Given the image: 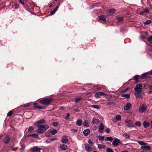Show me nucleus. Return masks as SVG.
Listing matches in <instances>:
<instances>
[{
    "mask_svg": "<svg viewBox=\"0 0 152 152\" xmlns=\"http://www.w3.org/2000/svg\"><path fill=\"white\" fill-rule=\"evenodd\" d=\"M57 139L56 138H52L50 139L51 141H53L54 140H56Z\"/></svg>",
    "mask_w": 152,
    "mask_h": 152,
    "instance_id": "4d7b16f0",
    "label": "nucleus"
},
{
    "mask_svg": "<svg viewBox=\"0 0 152 152\" xmlns=\"http://www.w3.org/2000/svg\"><path fill=\"white\" fill-rule=\"evenodd\" d=\"M146 106L145 104H143L140 105L138 111L140 113H142L145 112L146 110Z\"/></svg>",
    "mask_w": 152,
    "mask_h": 152,
    "instance_id": "20e7f679",
    "label": "nucleus"
},
{
    "mask_svg": "<svg viewBox=\"0 0 152 152\" xmlns=\"http://www.w3.org/2000/svg\"><path fill=\"white\" fill-rule=\"evenodd\" d=\"M31 103H29L28 104H25L23 105V107H29L31 105Z\"/></svg>",
    "mask_w": 152,
    "mask_h": 152,
    "instance_id": "de8ad7c7",
    "label": "nucleus"
},
{
    "mask_svg": "<svg viewBox=\"0 0 152 152\" xmlns=\"http://www.w3.org/2000/svg\"><path fill=\"white\" fill-rule=\"evenodd\" d=\"M83 133L85 136H87L90 134V130L88 129H85L83 132Z\"/></svg>",
    "mask_w": 152,
    "mask_h": 152,
    "instance_id": "4468645a",
    "label": "nucleus"
},
{
    "mask_svg": "<svg viewBox=\"0 0 152 152\" xmlns=\"http://www.w3.org/2000/svg\"><path fill=\"white\" fill-rule=\"evenodd\" d=\"M139 75H136L133 77V80L137 81L138 80V79H139Z\"/></svg>",
    "mask_w": 152,
    "mask_h": 152,
    "instance_id": "7c9ffc66",
    "label": "nucleus"
},
{
    "mask_svg": "<svg viewBox=\"0 0 152 152\" xmlns=\"http://www.w3.org/2000/svg\"><path fill=\"white\" fill-rule=\"evenodd\" d=\"M10 139V136H7L4 139V143L6 144L8 143Z\"/></svg>",
    "mask_w": 152,
    "mask_h": 152,
    "instance_id": "f8f14e48",
    "label": "nucleus"
},
{
    "mask_svg": "<svg viewBox=\"0 0 152 152\" xmlns=\"http://www.w3.org/2000/svg\"><path fill=\"white\" fill-rule=\"evenodd\" d=\"M50 132L53 135H54L57 132V130L56 129H53L50 131Z\"/></svg>",
    "mask_w": 152,
    "mask_h": 152,
    "instance_id": "c85d7f7f",
    "label": "nucleus"
},
{
    "mask_svg": "<svg viewBox=\"0 0 152 152\" xmlns=\"http://www.w3.org/2000/svg\"><path fill=\"white\" fill-rule=\"evenodd\" d=\"M151 22V21L150 20H147L145 23L144 24H150Z\"/></svg>",
    "mask_w": 152,
    "mask_h": 152,
    "instance_id": "473e14b6",
    "label": "nucleus"
},
{
    "mask_svg": "<svg viewBox=\"0 0 152 152\" xmlns=\"http://www.w3.org/2000/svg\"><path fill=\"white\" fill-rule=\"evenodd\" d=\"M53 125L55 127H56L58 126V124L56 122H53Z\"/></svg>",
    "mask_w": 152,
    "mask_h": 152,
    "instance_id": "603ef678",
    "label": "nucleus"
},
{
    "mask_svg": "<svg viewBox=\"0 0 152 152\" xmlns=\"http://www.w3.org/2000/svg\"><path fill=\"white\" fill-rule=\"evenodd\" d=\"M116 118L118 121H120L121 119V116L119 115H116Z\"/></svg>",
    "mask_w": 152,
    "mask_h": 152,
    "instance_id": "f704fd0d",
    "label": "nucleus"
},
{
    "mask_svg": "<svg viewBox=\"0 0 152 152\" xmlns=\"http://www.w3.org/2000/svg\"><path fill=\"white\" fill-rule=\"evenodd\" d=\"M71 131H74L75 132H77V129H71Z\"/></svg>",
    "mask_w": 152,
    "mask_h": 152,
    "instance_id": "6e6d98bb",
    "label": "nucleus"
},
{
    "mask_svg": "<svg viewBox=\"0 0 152 152\" xmlns=\"http://www.w3.org/2000/svg\"><path fill=\"white\" fill-rule=\"evenodd\" d=\"M85 150L87 152H89L91 151L92 150V148L89 145H85Z\"/></svg>",
    "mask_w": 152,
    "mask_h": 152,
    "instance_id": "9b49d317",
    "label": "nucleus"
},
{
    "mask_svg": "<svg viewBox=\"0 0 152 152\" xmlns=\"http://www.w3.org/2000/svg\"><path fill=\"white\" fill-rule=\"evenodd\" d=\"M148 88L152 90V85L149 86Z\"/></svg>",
    "mask_w": 152,
    "mask_h": 152,
    "instance_id": "052dcab7",
    "label": "nucleus"
},
{
    "mask_svg": "<svg viewBox=\"0 0 152 152\" xmlns=\"http://www.w3.org/2000/svg\"><path fill=\"white\" fill-rule=\"evenodd\" d=\"M131 106L132 105L130 103H126V105L124 107V109L125 110H127L129 109Z\"/></svg>",
    "mask_w": 152,
    "mask_h": 152,
    "instance_id": "9d476101",
    "label": "nucleus"
},
{
    "mask_svg": "<svg viewBox=\"0 0 152 152\" xmlns=\"http://www.w3.org/2000/svg\"><path fill=\"white\" fill-rule=\"evenodd\" d=\"M138 143L140 145H147V143H145L142 141H139L138 142Z\"/></svg>",
    "mask_w": 152,
    "mask_h": 152,
    "instance_id": "c756f323",
    "label": "nucleus"
},
{
    "mask_svg": "<svg viewBox=\"0 0 152 152\" xmlns=\"http://www.w3.org/2000/svg\"><path fill=\"white\" fill-rule=\"evenodd\" d=\"M33 135L35 137L37 138L38 137V135L37 134H33Z\"/></svg>",
    "mask_w": 152,
    "mask_h": 152,
    "instance_id": "bf43d9fd",
    "label": "nucleus"
},
{
    "mask_svg": "<svg viewBox=\"0 0 152 152\" xmlns=\"http://www.w3.org/2000/svg\"><path fill=\"white\" fill-rule=\"evenodd\" d=\"M20 2L22 4H24V2L23 1V0H19Z\"/></svg>",
    "mask_w": 152,
    "mask_h": 152,
    "instance_id": "680f3d73",
    "label": "nucleus"
},
{
    "mask_svg": "<svg viewBox=\"0 0 152 152\" xmlns=\"http://www.w3.org/2000/svg\"><path fill=\"white\" fill-rule=\"evenodd\" d=\"M41 149L37 146H34L31 149V151L32 152H40Z\"/></svg>",
    "mask_w": 152,
    "mask_h": 152,
    "instance_id": "0eeeda50",
    "label": "nucleus"
},
{
    "mask_svg": "<svg viewBox=\"0 0 152 152\" xmlns=\"http://www.w3.org/2000/svg\"><path fill=\"white\" fill-rule=\"evenodd\" d=\"M82 121L81 119H78L76 122V124L79 126H80L82 125Z\"/></svg>",
    "mask_w": 152,
    "mask_h": 152,
    "instance_id": "f3484780",
    "label": "nucleus"
},
{
    "mask_svg": "<svg viewBox=\"0 0 152 152\" xmlns=\"http://www.w3.org/2000/svg\"><path fill=\"white\" fill-rule=\"evenodd\" d=\"M118 21L120 22L122 21L123 19V17H118L117 18Z\"/></svg>",
    "mask_w": 152,
    "mask_h": 152,
    "instance_id": "79ce46f5",
    "label": "nucleus"
},
{
    "mask_svg": "<svg viewBox=\"0 0 152 152\" xmlns=\"http://www.w3.org/2000/svg\"><path fill=\"white\" fill-rule=\"evenodd\" d=\"M135 125L137 126H140L141 123L140 121H137L135 123Z\"/></svg>",
    "mask_w": 152,
    "mask_h": 152,
    "instance_id": "4c0bfd02",
    "label": "nucleus"
},
{
    "mask_svg": "<svg viewBox=\"0 0 152 152\" xmlns=\"http://www.w3.org/2000/svg\"><path fill=\"white\" fill-rule=\"evenodd\" d=\"M53 99L51 97H47L40 101V103L46 105H49L53 102Z\"/></svg>",
    "mask_w": 152,
    "mask_h": 152,
    "instance_id": "f03ea898",
    "label": "nucleus"
},
{
    "mask_svg": "<svg viewBox=\"0 0 152 152\" xmlns=\"http://www.w3.org/2000/svg\"><path fill=\"white\" fill-rule=\"evenodd\" d=\"M36 108H38L40 109H44V107H43L41 106H37L36 107Z\"/></svg>",
    "mask_w": 152,
    "mask_h": 152,
    "instance_id": "864d4df0",
    "label": "nucleus"
},
{
    "mask_svg": "<svg viewBox=\"0 0 152 152\" xmlns=\"http://www.w3.org/2000/svg\"><path fill=\"white\" fill-rule=\"evenodd\" d=\"M34 127L32 126H31L29 127L28 129V132H31V131L34 130Z\"/></svg>",
    "mask_w": 152,
    "mask_h": 152,
    "instance_id": "e433bc0d",
    "label": "nucleus"
},
{
    "mask_svg": "<svg viewBox=\"0 0 152 152\" xmlns=\"http://www.w3.org/2000/svg\"><path fill=\"white\" fill-rule=\"evenodd\" d=\"M59 109L60 110H63L64 109V108L63 107H59Z\"/></svg>",
    "mask_w": 152,
    "mask_h": 152,
    "instance_id": "13d9d810",
    "label": "nucleus"
},
{
    "mask_svg": "<svg viewBox=\"0 0 152 152\" xmlns=\"http://www.w3.org/2000/svg\"><path fill=\"white\" fill-rule=\"evenodd\" d=\"M144 13V11H141L140 12V15H142Z\"/></svg>",
    "mask_w": 152,
    "mask_h": 152,
    "instance_id": "338daca9",
    "label": "nucleus"
},
{
    "mask_svg": "<svg viewBox=\"0 0 152 152\" xmlns=\"http://www.w3.org/2000/svg\"><path fill=\"white\" fill-rule=\"evenodd\" d=\"M115 11V9H111L109 10L108 12L111 14H113Z\"/></svg>",
    "mask_w": 152,
    "mask_h": 152,
    "instance_id": "cd10ccee",
    "label": "nucleus"
},
{
    "mask_svg": "<svg viewBox=\"0 0 152 152\" xmlns=\"http://www.w3.org/2000/svg\"><path fill=\"white\" fill-rule=\"evenodd\" d=\"M122 97H124L127 99H129L130 97V95L129 94H122L121 95Z\"/></svg>",
    "mask_w": 152,
    "mask_h": 152,
    "instance_id": "5701e85b",
    "label": "nucleus"
},
{
    "mask_svg": "<svg viewBox=\"0 0 152 152\" xmlns=\"http://www.w3.org/2000/svg\"><path fill=\"white\" fill-rule=\"evenodd\" d=\"M105 140L106 141H109L111 142L113 140V138L111 137H105Z\"/></svg>",
    "mask_w": 152,
    "mask_h": 152,
    "instance_id": "b1692460",
    "label": "nucleus"
},
{
    "mask_svg": "<svg viewBox=\"0 0 152 152\" xmlns=\"http://www.w3.org/2000/svg\"><path fill=\"white\" fill-rule=\"evenodd\" d=\"M149 74L148 72H146L142 74L140 78L141 79H145L146 78V76Z\"/></svg>",
    "mask_w": 152,
    "mask_h": 152,
    "instance_id": "aec40b11",
    "label": "nucleus"
},
{
    "mask_svg": "<svg viewBox=\"0 0 152 152\" xmlns=\"http://www.w3.org/2000/svg\"><path fill=\"white\" fill-rule=\"evenodd\" d=\"M126 127H128L129 128L130 127H134V124H131V125H127L126 126Z\"/></svg>",
    "mask_w": 152,
    "mask_h": 152,
    "instance_id": "37998d69",
    "label": "nucleus"
},
{
    "mask_svg": "<svg viewBox=\"0 0 152 152\" xmlns=\"http://www.w3.org/2000/svg\"><path fill=\"white\" fill-rule=\"evenodd\" d=\"M115 103L114 102H109L107 104V105H112V104H114Z\"/></svg>",
    "mask_w": 152,
    "mask_h": 152,
    "instance_id": "5fc2aeb1",
    "label": "nucleus"
},
{
    "mask_svg": "<svg viewBox=\"0 0 152 152\" xmlns=\"http://www.w3.org/2000/svg\"><path fill=\"white\" fill-rule=\"evenodd\" d=\"M110 129L108 128L107 129L105 130V132L107 133H108L110 132Z\"/></svg>",
    "mask_w": 152,
    "mask_h": 152,
    "instance_id": "3c124183",
    "label": "nucleus"
},
{
    "mask_svg": "<svg viewBox=\"0 0 152 152\" xmlns=\"http://www.w3.org/2000/svg\"><path fill=\"white\" fill-rule=\"evenodd\" d=\"M60 148L63 150H65L67 148V146L66 145L63 144H61L60 145Z\"/></svg>",
    "mask_w": 152,
    "mask_h": 152,
    "instance_id": "dca6fc26",
    "label": "nucleus"
},
{
    "mask_svg": "<svg viewBox=\"0 0 152 152\" xmlns=\"http://www.w3.org/2000/svg\"><path fill=\"white\" fill-rule=\"evenodd\" d=\"M134 90L135 91L134 94L137 98H142L145 95L144 92H142V89Z\"/></svg>",
    "mask_w": 152,
    "mask_h": 152,
    "instance_id": "7ed1b4c3",
    "label": "nucleus"
},
{
    "mask_svg": "<svg viewBox=\"0 0 152 152\" xmlns=\"http://www.w3.org/2000/svg\"><path fill=\"white\" fill-rule=\"evenodd\" d=\"M99 122V120L98 118H93L92 119V123L94 124H97Z\"/></svg>",
    "mask_w": 152,
    "mask_h": 152,
    "instance_id": "2eb2a0df",
    "label": "nucleus"
},
{
    "mask_svg": "<svg viewBox=\"0 0 152 152\" xmlns=\"http://www.w3.org/2000/svg\"><path fill=\"white\" fill-rule=\"evenodd\" d=\"M45 122V121L43 119H42L38 121L35 123V124H44Z\"/></svg>",
    "mask_w": 152,
    "mask_h": 152,
    "instance_id": "412c9836",
    "label": "nucleus"
},
{
    "mask_svg": "<svg viewBox=\"0 0 152 152\" xmlns=\"http://www.w3.org/2000/svg\"><path fill=\"white\" fill-rule=\"evenodd\" d=\"M148 41H152V36H150L147 39Z\"/></svg>",
    "mask_w": 152,
    "mask_h": 152,
    "instance_id": "a18cd8bd",
    "label": "nucleus"
},
{
    "mask_svg": "<svg viewBox=\"0 0 152 152\" xmlns=\"http://www.w3.org/2000/svg\"><path fill=\"white\" fill-rule=\"evenodd\" d=\"M81 100H82V98H76L75 99V102H77Z\"/></svg>",
    "mask_w": 152,
    "mask_h": 152,
    "instance_id": "49530a36",
    "label": "nucleus"
},
{
    "mask_svg": "<svg viewBox=\"0 0 152 152\" xmlns=\"http://www.w3.org/2000/svg\"><path fill=\"white\" fill-rule=\"evenodd\" d=\"M104 128V126L103 124L102 123H101L98 129V132L99 133H102Z\"/></svg>",
    "mask_w": 152,
    "mask_h": 152,
    "instance_id": "6e6552de",
    "label": "nucleus"
},
{
    "mask_svg": "<svg viewBox=\"0 0 152 152\" xmlns=\"http://www.w3.org/2000/svg\"><path fill=\"white\" fill-rule=\"evenodd\" d=\"M83 125L84 126H86L87 127H88L89 126L88 121L86 120H85L83 121Z\"/></svg>",
    "mask_w": 152,
    "mask_h": 152,
    "instance_id": "393cba45",
    "label": "nucleus"
},
{
    "mask_svg": "<svg viewBox=\"0 0 152 152\" xmlns=\"http://www.w3.org/2000/svg\"><path fill=\"white\" fill-rule=\"evenodd\" d=\"M107 94L102 92H99L96 93L95 95V97L97 98H99L100 96H106Z\"/></svg>",
    "mask_w": 152,
    "mask_h": 152,
    "instance_id": "423d86ee",
    "label": "nucleus"
},
{
    "mask_svg": "<svg viewBox=\"0 0 152 152\" xmlns=\"http://www.w3.org/2000/svg\"><path fill=\"white\" fill-rule=\"evenodd\" d=\"M141 148L143 150H145V149H146L148 150H149L151 149V147L150 146L148 145H144L142 146L141 147Z\"/></svg>",
    "mask_w": 152,
    "mask_h": 152,
    "instance_id": "ddd939ff",
    "label": "nucleus"
},
{
    "mask_svg": "<svg viewBox=\"0 0 152 152\" xmlns=\"http://www.w3.org/2000/svg\"><path fill=\"white\" fill-rule=\"evenodd\" d=\"M3 137V135L1 134H0V140H1Z\"/></svg>",
    "mask_w": 152,
    "mask_h": 152,
    "instance_id": "69168bd1",
    "label": "nucleus"
},
{
    "mask_svg": "<svg viewBox=\"0 0 152 152\" xmlns=\"http://www.w3.org/2000/svg\"><path fill=\"white\" fill-rule=\"evenodd\" d=\"M70 115L69 113H67L66 114V115L65 117V119L66 120L67 119L70 117Z\"/></svg>",
    "mask_w": 152,
    "mask_h": 152,
    "instance_id": "c03bdc74",
    "label": "nucleus"
},
{
    "mask_svg": "<svg viewBox=\"0 0 152 152\" xmlns=\"http://www.w3.org/2000/svg\"><path fill=\"white\" fill-rule=\"evenodd\" d=\"M62 139L61 142L63 143H66L69 141L68 137L66 135H63L62 137Z\"/></svg>",
    "mask_w": 152,
    "mask_h": 152,
    "instance_id": "1a4fd4ad",
    "label": "nucleus"
},
{
    "mask_svg": "<svg viewBox=\"0 0 152 152\" xmlns=\"http://www.w3.org/2000/svg\"><path fill=\"white\" fill-rule=\"evenodd\" d=\"M107 152H114V151L112 149L110 148H108L107 149Z\"/></svg>",
    "mask_w": 152,
    "mask_h": 152,
    "instance_id": "72a5a7b5",
    "label": "nucleus"
},
{
    "mask_svg": "<svg viewBox=\"0 0 152 152\" xmlns=\"http://www.w3.org/2000/svg\"><path fill=\"white\" fill-rule=\"evenodd\" d=\"M13 113V112L12 111H10L9 112L7 113V116H11Z\"/></svg>",
    "mask_w": 152,
    "mask_h": 152,
    "instance_id": "58836bf2",
    "label": "nucleus"
},
{
    "mask_svg": "<svg viewBox=\"0 0 152 152\" xmlns=\"http://www.w3.org/2000/svg\"><path fill=\"white\" fill-rule=\"evenodd\" d=\"M104 137L103 136H99V139L101 141H103L104 140Z\"/></svg>",
    "mask_w": 152,
    "mask_h": 152,
    "instance_id": "ea45409f",
    "label": "nucleus"
},
{
    "mask_svg": "<svg viewBox=\"0 0 152 152\" xmlns=\"http://www.w3.org/2000/svg\"><path fill=\"white\" fill-rule=\"evenodd\" d=\"M91 107L94 108L96 109H98L99 108V106L97 105H92L91 106Z\"/></svg>",
    "mask_w": 152,
    "mask_h": 152,
    "instance_id": "2f4dec72",
    "label": "nucleus"
},
{
    "mask_svg": "<svg viewBox=\"0 0 152 152\" xmlns=\"http://www.w3.org/2000/svg\"><path fill=\"white\" fill-rule=\"evenodd\" d=\"M142 87V84H139L136 85V86L134 88V90H140L142 89L141 88Z\"/></svg>",
    "mask_w": 152,
    "mask_h": 152,
    "instance_id": "a211bd4d",
    "label": "nucleus"
},
{
    "mask_svg": "<svg viewBox=\"0 0 152 152\" xmlns=\"http://www.w3.org/2000/svg\"><path fill=\"white\" fill-rule=\"evenodd\" d=\"M144 12L146 14H148L149 13V10L147 8H145L144 9Z\"/></svg>",
    "mask_w": 152,
    "mask_h": 152,
    "instance_id": "c9c22d12",
    "label": "nucleus"
},
{
    "mask_svg": "<svg viewBox=\"0 0 152 152\" xmlns=\"http://www.w3.org/2000/svg\"><path fill=\"white\" fill-rule=\"evenodd\" d=\"M56 11L54 9V10L53 11H51L50 13V15H53L56 12Z\"/></svg>",
    "mask_w": 152,
    "mask_h": 152,
    "instance_id": "a19ab883",
    "label": "nucleus"
},
{
    "mask_svg": "<svg viewBox=\"0 0 152 152\" xmlns=\"http://www.w3.org/2000/svg\"><path fill=\"white\" fill-rule=\"evenodd\" d=\"M99 19L100 20L105 21L106 19V17L105 15H100L99 17Z\"/></svg>",
    "mask_w": 152,
    "mask_h": 152,
    "instance_id": "4be33fe9",
    "label": "nucleus"
},
{
    "mask_svg": "<svg viewBox=\"0 0 152 152\" xmlns=\"http://www.w3.org/2000/svg\"><path fill=\"white\" fill-rule=\"evenodd\" d=\"M37 126L38 128V129L36 130L37 132L40 134L45 132V130H47L49 128V126L47 124H37Z\"/></svg>",
    "mask_w": 152,
    "mask_h": 152,
    "instance_id": "f257e3e1",
    "label": "nucleus"
},
{
    "mask_svg": "<svg viewBox=\"0 0 152 152\" xmlns=\"http://www.w3.org/2000/svg\"><path fill=\"white\" fill-rule=\"evenodd\" d=\"M142 124L144 127L145 128L148 127L150 125L149 123L146 122V121H144L143 122Z\"/></svg>",
    "mask_w": 152,
    "mask_h": 152,
    "instance_id": "6ab92c4d",
    "label": "nucleus"
},
{
    "mask_svg": "<svg viewBox=\"0 0 152 152\" xmlns=\"http://www.w3.org/2000/svg\"><path fill=\"white\" fill-rule=\"evenodd\" d=\"M45 135L47 137H50V135L49 134H48L47 133H45Z\"/></svg>",
    "mask_w": 152,
    "mask_h": 152,
    "instance_id": "774afa93",
    "label": "nucleus"
},
{
    "mask_svg": "<svg viewBox=\"0 0 152 152\" xmlns=\"http://www.w3.org/2000/svg\"><path fill=\"white\" fill-rule=\"evenodd\" d=\"M88 142L91 146H92L93 145V142L91 140H89L88 141Z\"/></svg>",
    "mask_w": 152,
    "mask_h": 152,
    "instance_id": "09e8293b",
    "label": "nucleus"
},
{
    "mask_svg": "<svg viewBox=\"0 0 152 152\" xmlns=\"http://www.w3.org/2000/svg\"><path fill=\"white\" fill-rule=\"evenodd\" d=\"M59 7V6H57L54 9L56 11H57L58 10Z\"/></svg>",
    "mask_w": 152,
    "mask_h": 152,
    "instance_id": "0e129e2a",
    "label": "nucleus"
},
{
    "mask_svg": "<svg viewBox=\"0 0 152 152\" xmlns=\"http://www.w3.org/2000/svg\"><path fill=\"white\" fill-rule=\"evenodd\" d=\"M37 103H35L34 104V107L36 108V107L38 106H37Z\"/></svg>",
    "mask_w": 152,
    "mask_h": 152,
    "instance_id": "e2e57ef3",
    "label": "nucleus"
},
{
    "mask_svg": "<svg viewBox=\"0 0 152 152\" xmlns=\"http://www.w3.org/2000/svg\"><path fill=\"white\" fill-rule=\"evenodd\" d=\"M123 136L127 139H129L131 138L130 135L126 133L124 134Z\"/></svg>",
    "mask_w": 152,
    "mask_h": 152,
    "instance_id": "a878e982",
    "label": "nucleus"
},
{
    "mask_svg": "<svg viewBox=\"0 0 152 152\" xmlns=\"http://www.w3.org/2000/svg\"><path fill=\"white\" fill-rule=\"evenodd\" d=\"M125 122H126L128 124H131L132 122V121L130 120H126L125 121Z\"/></svg>",
    "mask_w": 152,
    "mask_h": 152,
    "instance_id": "8fccbe9b",
    "label": "nucleus"
},
{
    "mask_svg": "<svg viewBox=\"0 0 152 152\" xmlns=\"http://www.w3.org/2000/svg\"><path fill=\"white\" fill-rule=\"evenodd\" d=\"M98 148L100 149L101 148H106V146L104 145L99 144L98 145Z\"/></svg>",
    "mask_w": 152,
    "mask_h": 152,
    "instance_id": "bb28decb",
    "label": "nucleus"
},
{
    "mask_svg": "<svg viewBox=\"0 0 152 152\" xmlns=\"http://www.w3.org/2000/svg\"><path fill=\"white\" fill-rule=\"evenodd\" d=\"M121 143L119 139L115 138L114 139V140L112 142V144L114 146H118L119 144H121Z\"/></svg>",
    "mask_w": 152,
    "mask_h": 152,
    "instance_id": "39448f33",
    "label": "nucleus"
}]
</instances>
